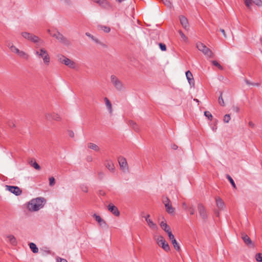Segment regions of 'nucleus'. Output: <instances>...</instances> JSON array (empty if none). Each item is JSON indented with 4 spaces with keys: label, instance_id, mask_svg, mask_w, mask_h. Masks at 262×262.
Instances as JSON below:
<instances>
[{
    "label": "nucleus",
    "instance_id": "603ef678",
    "mask_svg": "<svg viewBox=\"0 0 262 262\" xmlns=\"http://www.w3.org/2000/svg\"><path fill=\"white\" fill-rule=\"evenodd\" d=\"M179 33H180V35L181 36V37L183 39H185L187 38L185 36V35L184 34V33L181 31H179Z\"/></svg>",
    "mask_w": 262,
    "mask_h": 262
},
{
    "label": "nucleus",
    "instance_id": "ddd939ff",
    "mask_svg": "<svg viewBox=\"0 0 262 262\" xmlns=\"http://www.w3.org/2000/svg\"><path fill=\"white\" fill-rule=\"evenodd\" d=\"M179 19L182 27L185 30H187L189 28V24L187 18L184 16L181 15L179 17Z\"/></svg>",
    "mask_w": 262,
    "mask_h": 262
},
{
    "label": "nucleus",
    "instance_id": "f8f14e48",
    "mask_svg": "<svg viewBox=\"0 0 262 262\" xmlns=\"http://www.w3.org/2000/svg\"><path fill=\"white\" fill-rule=\"evenodd\" d=\"M150 215L148 214L145 217V221L148 226L152 230H156L158 228L157 225L154 223L151 220L149 219Z\"/></svg>",
    "mask_w": 262,
    "mask_h": 262
},
{
    "label": "nucleus",
    "instance_id": "4c0bfd02",
    "mask_svg": "<svg viewBox=\"0 0 262 262\" xmlns=\"http://www.w3.org/2000/svg\"><path fill=\"white\" fill-rule=\"evenodd\" d=\"M230 119L231 118L230 115L226 114L224 116L223 120L225 123H228L230 120Z\"/></svg>",
    "mask_w": 262,
    "mask_h": 262
},
{
    "label": "nucleus",
    "instance_id": "473e14b6",
    "mask_svg": "<svg viewBox=\"0 0 262 262\" xmlns=\"http://www.w3.org/2000/svg\"><path fill=\"white\" fill-rule=\"evenodd\" d=\"M212 63L213 65L217 67L220 70H223V67L216 60H213L212 61Z\"/></svg>",
    "mask_w": 262,
    "mask_h": 262
},
{
    "label": "nucleus",
    "instance_id": "0eeeda50",
    "mask_svg": "<svg viewBox=\"0 0 262 262\" xmlns=\"http://www.w3.org/2000/svg\"><path fill=\"white\" fill-rule=\"evenodd\" d=\"M111 81L114 87L118 91H122L124 89V85L122 82L115 75L111 76Z\"/></svg>",
    "mask_w": 262,
    "mask_h": 262
},
{
    "label": "nucleus",
    "instance_id": "4d7b16f0",
    "mask_svg": "<svg viewBox=\"0 0 262 262\" xmlns=\"http://www.w3.org/2000/svg\"><path fill=\"white\" fill-rule=\"evenodd\" d=\"M53 118L56 120H58L60 119V117L58 115H56L55 117H53Z\"/></svg>",
    "mask_w": 262,
    "mask_h": 262
},
{
    "label": "nucleus",
    "instance_id": "72a5a7b5",
    "mask_svg": "<svg viewBox=\"0 0 262 262\" xmlns=\"http://www.w3.org/2000/svg\"><path fill=\"white\" fill-rule=\"evenodd\" d=\"M204 115L209 120H212L213 117L209 111H205L204 112Z\"/></svg>",
    "mask_w": 262,
    "mask_h": 262
},
{
    "label": "nucleus",
    "instance_id": "2eb2a0df",
    "mask_svg": "<svg viewBox=\"0 0 262 262\" xmlns=\"http://www.w3.org/2000/svg\"><path fill=\"white\" fill-rule=\"evenodd\" d=\"M107 207L108 210L111 211L113 214H114L116 216H119V212L117 208L115 205L111 203L108 205Z\"/></svg>",
    "mask_w": 262,
    "mask_h": 262
},
{
    "label": "nucleus",
    "instance_id": "bf43d9fd",
    "mask_svg": "<svg viewBox=\"0 0 262 262\" xmlns=\"http://www.w3.org/2000/svg\"><path fill=\"white\" fill-rule=\"evenodd\" d=\"M74 133L73 132L71 131V132H69V136L70 137H74Z\"/></svg>",
    "mask_w": 262,
    "mask_h": 262
},
{
    "label": "nucleus",
    "instance_id": "0e129e2a",
    "mask_svg": "<svg viewBox=\"0 0 262 262\" xmlns=\"http://www.w3.org/2000/svg\"><path fill=\"white\" fill-rule=\"evenodd\" d=\"M194 100L196 102H199V100L196 99H194Z\"/></svg>",
    "mask_w": 262,
    "mask_h": 262
},
{
    "label": "nucleus",
    "instance_id": "a19ab883",
    "mask_svg": "<svg viewBox=\"0 0 262 262\" xmlns=\"http://www.w3.org/2000/svg\"><path fill=\"white\" fill-rule=\"evenodd\" d=\"M159 46L162 51H165L166 50V46L165 44L163 43H159Z\"/></svg>",
    "mask_w": 262,
    "mask_h": 262
},
{
    "label": "nucleus",
    "instance_id": "e2e57ef3",
    "mask_svg": "<svg viewBox=\"0 0 262 262\" xmlns=\"http://www.w3.org/2000/svg\"><path fill=\"white\" fill-rule=\"evenodd\" d=\"M178 148V146L176 145H174L172 147V148L174 149H176Z\"/></svg>",
    "mask_w": 262,
    "mask_h": 262
},
{
    "label": "nucleus",
    "instance_id": "864d4df0",
    "mask_svg": "<svg viewBox=\"0 0 262 262\" xmlns=\"http://www.w3.org/2000/svg\"><path fill=\"white\" fill-rule=\"evenodd\" d=\"M248 124H249V126L252 128H254L255 126L254 123L252 121H250L249 122Z\"/></svg>",
    "mask_w": 262,
    "mask_h": 262
},
{
    "label": "nucleus",
    "instance_id": "e433bc0d",
    "mask_svg": "<svg viewBox=\"0 0 262 262\" xmlns=\"http://www.w3.org/2000/svg\"><path fill=\"white\" fill-rule=\"evenodd\" d=\"M218 101H219V103L221 106H224L225 105V103H224V100H223V97H222V93H221L220 96L219 98Z\"/></svg>",
    "mask_w": 262,
    "mask_h": 262
},
{
    "label": "nucleus",
    "instance_id": "4be33fe9",
    "mask_svg": "<svg viewBox=\"0 0 262 262\" xmlns=\"http://www.w3.org/2000/svg\"><path fill=\"white\" fill-rule=\"evenodd\" d=\"M161 227L164 230L166 233L170 231L169 226L164 222L162 221L160 224Z\"/></svg>",
    "mask_w": 262,
    "mask_h": 262
},
{
    "label": "nucleus",
    "instance_id": "a18cd8bd",
    "mask_svg": "<svg viewBox=\"0 0 262 262\" xmlns=\"http://www.w3.org/2000/svg\"><path fill=\"white\" fill-rule=\"evenodd\" d=\"M167 234H168V236L169 237V239L171 241L172 240H173V239H174V235H173V234L172 233L171 230L168 231V232H167Z\"/></svg>",
    "mask_w": 262,
    "mask_h": 262
},
{
    "label": "nucleus",
    "instance_id": "a211bd4d",
    "mask_svg": "<svg viewBox=\"0 0 262 262\" xmlns=\"http://www.w3.org/2000/svg\"><path fill=\"white\" fill-rule=\"evenodd\" d=\"M7 238L8 239V242L13 246H15L17 245V241L16 238L13 235H7L6 236Z\"/></svg>",
    "mask_w": 262,
    "mask_h": 262
},
{
    "label": "nucleus",
    "instance_id": "1a4fd4ad",
    "mask_svg": "<svg viewBox=\"0 0 262 262\" xmlns=\"http://www.w3.org/2000/svg\"><path fill=\"white\" fill-rule=\"evenodd\" d=\"M198 209L201 217L206 219L207 217V214L205 207L201 204H199L198 206Z\"/></svg>",
    "mask_w": 262,
    "mask_h": 262
},
{
    "label": "nucleus",
    "instance_id": "6e6d98bb",
    "mask_svg": "<svg viewBox=\"0 0 262 262\" xmlns=\"http://www.w3.org/2000/svg\"><path fill=\"white\" fill-rule=\"evenodd\" d=\"M6 45L10 49H11V47L13 46V45L11 42H7Z\"/></svg>",
    "mask_w": 262,
    "mask_h": 262
},
{
    "label": "nucleus",
    "instance_id": "09e8293b",
    "mask_svg": "<svg viewBox=\"0 0 262 262\" xmlns=\"http://www.w3.org/2000/svg\"><path fill=\"white\" fill-rule=\"evenodd\" d=\"M86 35L88 36H89V37H91L93 40H95L96 42H98L97 39H95V38H94V36H92V35H91L90 33H86Z\"/></svg>",
    "mask_w": 262,
    "mask_h": 262
},
{
    "label": "nucleus",
    "instance_id": "7ed1b4c3",
    "mask_svg": "<svg viewBox=\"0 0 262 262\" xmlns=\"http://www.w3.org/2000/svg\"><path fill=\"white\" fill-rule=\"evenodd\" d=\"M35 54L39 58H41L43 63L48 66L50 62V57L47 51L43 48L36 49L34 51Z\"/></svg>",
    "mask_w": 262,
    "mask_h": 262
},
{
    "label": "nucleus",
    "instance_id": "393cba45",
    "mask_svg": "<svg viewBox=\"0 0 262 262\" xmlns=\"http://www.w3.org/2000/svg\"><path fill=\"white\" fill-rule=\"evenodd\" d=\"M88 147L95 151H98L99 150V147L95 144L92 143H89L88 144Z\"/></svg>",
    "mask_w": 262,
    "mask_h": 262
},
{
    "label": "nucleus",
    "instance_id": "58836bf2",
    "mask_svg": "<svg viewBox=\"0 0 262 262\" xmlns=\"http://www.w3.org/2000/svg\"><path fill=\"white\" fill-rule=\"evenodd\" d=\"M10 50H11V52H13L14 53H16V54H17V53L18 52V51L19 50L18 48H17L14 45L12 46L11 47V49Z\"/></svg>",
    "mask_w": 262,
    "mask_h": 262
},
{
    "label": "nucleus",
    "instance_id": "a878e982",
    "mask_svg": "<svg viewBox=\"0 0 262 262\" xmlns=\"http://www.w3.org/2000/svg\"><path fill=\"white\" fill-rule=\"evenodd\" d=\"M29 247L33 253H36L38 252V249L34 243H31L29 244Z\"/></svg>",
    "mask_w": 262,
    "mask_h": 262
},
{
    "label": "nucleus",
    "instance_id": "aec40b11",
    "mask_svg": "<svg viewBox=\"0 0 262 262\" xmlns=\"http://www.w3.org/2000/svg\"><path fill=\"white\" fill-rule=\"evenodd\" d=\"M215 200L217 207L220 209H222L224 207V203L223 200L219 197L216 198Z\"/></svg>",
    "mask_w": 262,
    "mask_h": 262
},
{
    "label": "nucleus",
    "instance_id": "7c9ffc66",
    "mask_svg": "<svg viewBox=\"0 0 262 262\" xmlns=\"http://www.w3.org/2000/svg\"><path fill=\"white\" fill-rule=\"evenodd\" d=\"M30 164L35 169L40 170V167L36 162H33V161L31 160Z\"/></svg>",
    "mask_w": 262,
    "mask_h": 262
},
{
    "label": "nucleus",
    "instance_id": "2f4dec72",
    "mask_svg": "<svg viewBox=\"0 0 262 262\" xmlns=\"http://www.w3.org/2000/svg\"><path fill=\"white\" fill-rule=\"evenodd\" d=\"M129 124H130V125H131L133 127V128L136 132L138 131L139 128H138V126L137 124L136 123H135L133 121H129Z\"/></svg>",
    "mask_w": 262,
    "mask_h": 262
},
{
    "label": "nucleus",
    "instance_id": "13d9d810",
    "mask_svg": "<svg viewBox=\"0 0 262 262\" xmlns=\"http://www.w3.org/2000/svg\"><path fill=\"white\" fill-rule=\"evenodd\" d=\"M245 82L248 85H251V84H252V83H251L250 81H249L247 79H245Z\"/></svg>",
    "mask_w": 262,
    "mask_h": 262
},
{
    "label": "nucleus",
    "instance_id": "4468645a",
    "mask_svg": "<svg viewBox=\"0 0 262 262\" xmlns=\"http://www.w3.org/2000/svg\"><path fill=\"white\" fill-rule=\"evenodd\" d=\"M118 162L121 169H124L127 168V161L123 157H119L118 158Z\"/></svg>",
    "mask_w": 262,
    "mask_h": 262
},
{
    "label": "nucleus",
    "instance_id": "412c9836",
    "mask_svg": "<svg viewBox=\"0 0 262 262\" xmlns=\"http://www.w3.org/2000/svg\"><path fill=\"white\" fill-rule=\"evenodd\" d=\"M17 54L20 58H22L26 60H28L29 58V55L27 53L23 51L19 50V51Z\"/></svg>",
    "mask_w": 262,
    "mask_h": 262
},
{
    "label": "nucleus",
    "instance_id": "3c124183",
    "mask_svg": "<svg viewBox=\"0 0 262 262\" xmlns=\"http://www.w3.org/2000/svg\"><path fill=\"white\" fill-rule=\"evenodd\" d=\"M57 262H68L67 260L66 259L63 258H57Z\"/></svg>",
    "mask_w": 262,
    "mask_h": 262
},
{
    "label": "nucleus",
    "instance_id": "37998d69",
    "mask_svg": "<svg viewBox=\"0 0 262 262\" xmlns=\"http://www.w3.org/2000/svg\"><path fill=\"white\" fill-rule=\"evenodd\" d=\"M163 203L165 206L166 205V204L168 205L169 204H170V200L167 197L164 198L163 199Z\"/></svg>",
    "mask_w": 262,
    "mask_h": 262
},
{
    "label": "nucleus",
    "instance_id": "052dcab7",
    "mask_svg": "<svg viewBox=\"0 0 262 262\" xmlns=\"http://www.w3.org/2000/svg\"><path fill=\"white\" fill-rule=\"evenodd\" d=\"M251 85L258 86L260 85V83H252V84H251Z\"/></svg>",
    "mask_w": 262,
    "mask_h": 262
},
{
    "label": "nucleus",
    "instance_id": "5701e85b",
    "mask_svg": "<svg viewBox=\"0 0 262 262\" xmlns=\"http://www.w3.org/2000/svg\"><path fill=\"white\" fill-rule=\"evenodd\" d=\"M94 217L100 226H103V224L105 225V222L101 218L100 216L94 214Z\"/></svg>",
    "mask_w": 262,
    "mask_h": 262
},
{
    "label": "nucleus",
    "instance_id": "dca6fc26",
    "mask_svg": "<svg viewBox=\"0 0 262 262\" xmlns=\"http://www.w3.org/2000/svg\"><path fill=\"white\" fill-rule=\"evenodd\" d=\"M241 237L243 240L244 241V243L246 245L248 246L252 245V243L250 238L246 234H245V233H242L241 234Z\"/></svg>",
    "mask_w": 262,
    "mask_h": 262
},
{
    "label": "nucleus",
    "instance_id": "49530a36",
    "mask_svg": "<svg viewBox=\"0 0 262 262\" xmlns=\"http://www.w3.org/2000/svg\"><path fill=\"white\" fill-rule=\"evenodd\" d=\"M246 6L247 7H250L251 5L252 0H244Z\"/></svg>",
    "mask_w": 262,
    "mask_h": 262
},
{
    "label": "nucleus",
    "instance_id": "6e6552de",
    "mask_svg": "<svg viewBox=\"0 0 262 262\" xmlns=\"http://www.w3.org/2000/svg\"><path fill=\"white\" fill-rule=\"evenodd\" d=\"M94 2L98 3L99 6L105 9L110 10L113 8V5L107 0H93Z\"/></svg>",
    "mask_w": 262,
    "mask_h": 262
},
{
    "label": "nucleus",
    "instance_id": "f3484780",
    "mask_svg": "<svg viewBox=\"0 0 262 262\" xmlns=\"http://www.w3.org/2000/svg\"><path fill=\"white\" fill-rule=\"evenodd\" d=\"M57 36H56L55 38L60 42L64 43V44H67L68 43V40L67 39L63 36L62 34L60 33L59 32L58 33H56Z\"/></svg>",
    "mask_w": 262,
    "mask_h": 262
},
{
    "label": "nucleus",
    "instance_id": "cd10ccee",
    "mask_svg": "<svg viewBox=\"0 0 262 262\" xmlns=\"http://www.w3.org/2000/svg\"><path fill=\"white\" fill-rule=\"evenodd\" d=\"M104 101L105 102V104H106L107 107L110 110V112L111 113L112 111V104H111V102L106 97H105L104 98Z\"/></svg>",
    "mask_w": 262,
    "mask_h": 262
},
{
    "label": "nucleus",
    "instance_id": "8fccbe9b",
    "mask_svg": "<svg viewBox=\"0 0 262 262\" xmlns=\"http://www.w3.org/2000/svg\"><path fill=\"white\" fill-rule=\"evenodd\" d=\"M233 110L236 113H238L239 111V108L236 106H233Z\"/></svg>",
    "mask_w": 262,
    "mask_h": 262
},
{
    "label": "nucleus",
    "instance_id": "20e7f679",
    "mask_svg": "<svg viewBox=\"0 0 262 262\" xmlns=\"http://www.w3.org/2000/svg\"><path fill=\"white\" fill-rule=\"evenodd\" d=\"M57 57L58 61L60 63L64 64L71 69H75L76 68V63L65 56L61 54H59L57 56Z\"/></svg>",
    "mask_w": 262,
    "mask_h": 262
},
{
    "label": "nucleus",
    "instance_id": "de8ad7c7",
    "mask_svg": "<svg viewBox=\"0 0 262 262\" xmlns=\"http://www.w3.org/2000/svg\"><path fill=\"white\" fill-rule=\"evenodd\" d=\"M254 3L256 5L260 6L262 5V2L261 0H255Z\"/></svg>",
    "mask_w": 262,
    "mask_h": 262
},
{
    "label": "nucleus",
    "instance_id": "c85d7f7f",
    "mask_svg": "<svg viewBox=\"0 0 262 262\" xmlns=\"http://www.w3.org/2000/svg\"><path fill=\"white\" fill-rule=\"evenodd\" d=\"M171 243H172L174 249L176 250L179 251L180 250V248L179 246L178 243H177V241L176 240V239L174 238L173 240H172Z\"/></svg>",
    "mask_w": 262,
    "mask_h": 262
},
{
    "label": "nucleus",
    "instance_id": "c03bdc74",
    "mask_svg": "<svg viewBox=\"0 0 262 262\" xmlns=\"http://www.w3.org/2000/svg\"><path fill=\"white\" fill-rule=\"evenodd\" d=\"M188 211H189L191 215H193L195 212L194 208L193 206H190L188 208Z\"/></svg>",
    "mask_w": 262,
    "mask_h": 262
},
{
    "label": "nucleus",
    "instance_id": "f257e3e1",
    "mask_svg": "<svg viewBox=\"0 0 262 262\" xmlns=\"http://www.w3.org/2000/svg\"><path fill=\"white\" fill-rule=\"evenodd\" d=\"M45 200L42 198H37L31 200L28 204V208L31 211H36L42 208Z\"/></svg>",
    "mask_w": 262,
    "mask_h": 262
},
{
    "label": "nucleus",
    "instance_id": "680f3d73",
    "mask_svg": "<svg viewBox=\"0 0 262 262\" xmlns=\"http://www.w3.org/2000/svg\"><path fill=\"white\" fill-rule=\"evenodd\" d=\"M182 205H183V207H184V208L185 209H186L187 207L186 203L184 202Z\"/></svg>",
    "mask_w": 262,
    "mask_h": 262
},
{
    "label": "nucleus",
    "instance_id": "6ab92c4d",
    "mask_svg": "<svg viewBox=\"0 0 262 262\" xmlns=\"http://www.w3.org/2000/svg\"><path fill=\"white\" fill-rule=\"evenodd\" d=\"M186 76L187 77V79L188 80V81L190 84H194V79L193 78V75L192 73L189 71H188L186 72Z\"/></svg>",
    "mask_w": 262,
    "mask_h": 262
},
{
    "label": "nucleus",
    "instance_id": "b1692460",
    "mask_svg": "<svg viewBox=\"0 0 262 262\" xmlns=\"http://www.w3.org/2000/svg\"><path fill=\"white\" fill-rule=\"evenodd\" d=\"M166 211L169 213L172 214L174 213V209L173 208L170 204L168 205H166L165 206Z\"/></svg>",
    "mask_w": 262,
    "mask_h": 262
},
{
    "label": "nucleus",
    "instance_id": "5fc2aeb1",
    "mask_svg": "<svg viewBox=\"0 0 262 262\" xmlns=\"http://www.w3.org/2000/svg\"><path fill=\"white\" fill-rule=\"evenodd\" d=\"M220 30L223 33L224 36L225 37H226V35L225 30L223 29H220Z\"/></svg>",
    "mask_w": 262,
    "mask_h": 262
},
{
    "label": "nucleus",
    "instance_id": "c9c22d12",
    "mask_svg": "<svg viewBox=\"0 0 262 262\" xmlns=\"http://www.w3.org/2000/svg\"><path fill=\"white\" fill-rule=\"evenodd\" d=\"M255 259L258 262H262V254L260 253L256 254Z\"/></svg>",
    "mask_w": 262,
    "mask_h": 262
},
{
    "label": "nucleus",
    "instance_id": "39448f33",
    "mask_svg": "<svg viewBox=\"0 0 262 262\" xmlns=\"http://www.w3.org/2000/svg\"><path fill=\"white\" fill-rule=\"evenodd\" d=\"M155 239L157 242V244L159 246L162 248L165 251H168L170 248L168 243L166 242L164 238L161 235H155Z\"/></svg>",
    "mask_w": 262,
    "mask_h": 262
},
{
    "label": "nucleus",
    "instance_id": "f03ea898",
    "mask_svg": "<svg viewBox=\"0 0 262 262\" xmlns=\"http://www.w3.org/2000/svg\"><path fill=\"white\" fill-rule=\"evenodd\" d=\"M21 35L25 39L35 43V49L39 48L40 46L43 43V41L42 40L33 34L27 32H24L21 33Z\"/></svg>",
    "mask_w": 262,
    "mask_h": 262
},
{
    "label": "nucleus",
    "instance_id": "f704fd0d",
    "mask_svg": "<svg viewBox=\"0 0 262 262\" xmlns=\"http://www.w3.org/2000/svg\"><path fill=\"white\" fill-rule=\"evenodd\" d=\"M227 178L228 180L229 181V182H230V183L231 184V185H232V186L233 187V188H236V187L235 184L233 180L232 179V178L229 175H227Z\"/></svg>",
    "mask_w": 262,
    "mask_h": 262
},
{
    "label": "nucleus",
    "instance_id": "bb28decb",
    "mask_svg": "<svg viewBox=\"0 0 262 262\" xmlns=\"http://www.w3.org/2000/svg\"><path fill=\"white\" fill-rule=\"evenodd\" d=\"M48 33L50 34V36L54 37L55 38L56 36H57L56 33H58V32L54 29H49L47 30Z\"/></svg>",
    "mask_w": 262,
    "mask_h": 262
},
{
    "label": "nucleus",
    "instance_id": "9d476101",
    "mask_svg": "<svg viewBox=\"0 0 262 262\" xmlns=\"http://www.w3.org/2000/svg\"><path fill=\"white\" fill-rule=\"evenodd\" d=\"M7 187L9 191L16 195H19L22 193L21 190L17 186H7Z\"/></svg>",
    "mask_w": 262,
    "mask_h": 262
},
{
    "label": "nucleus",
    "instance_id": "9b49d317",
    "mask_svg": "<svg viewBox=\"0 0 262 262\" xmlns=\"http://www.w3.org/2000/svg\"><path fill=\"white\" fill-rule=\"evenodd\" d=\"M105 167L112 172H114L115 167L113 161L111 160H106L104 162Z\"/></svg>",
    "mask_w": 262,
    "mask_h": 262
},
{
    "label": "nucleus",
    "instance_id": "79ce46f5",
    "mask_svg": "<svg viewBox=\"0 0 262 262\" xmlns=\"http://www.w3.org/2000/svg\"><path fill=\"white\" fill-rule=\"evenodd\" d=\"M80 188L84 192H87L88 191V188L86 185H82L80 186Z\"/></svg>",
    "mask_w": 262,
    "mask_h": 262
},
{
    "label": "nucleus",
    "instance_id": "ea45409f",
    "mask_svg": "<svg viewBox=\"0 0 262 262\" xmlns=\"http://www.w3.org/2000/svg\"><path fill=\"white\" fill-rule=\"evenodd\" d=\"M55 181L54 177H50L49 178V185L52 186L55 185Z\"/></svg>",
    "mask_w": 262,
    "mask_h": 262
},
{
    "label": "nucleus",
    "instance_id": "69168bd1",
    "mask_svg": "<svg viewBox=\"0 0 262 262\" xmlns=\"http://www.w3.org/2000/svg\"><path fill=\"white\" fill-rule=\"evenodd\" d=\"M99 176H102V175H103V173H99Z\"/></svg>",
    "mask_w": 262,
    "mask_h": 262
},
{
    "label": "nucleus",
    "instance_id": "423d86ee",
    "mask_svg": "<svg viewBox=\"0 0 262 262\" xmlns=\"http://www.w3.org/2000/svg\"><path fill=\"white\" fill-rule=\"evenodd\" d=\"M196 48L202 52L207 57L210 58H212L213 57V53L212 51L210 50L203 43L201 42H197Z\"/></svg>",
    "mask_w": 262,
    "mask_h": 262
},
{
    "label": "nucleus",
    "instance_id": "c756f323",
    "mask_svg": "<svg viewBox=\"0 0 262 262\" xmlns=\"http://www.w3.org/2000/svg\"><path fill=\"white\" fill-rule=\"evenodd\" d=\"M99 27L101 30H103L104 32L106 33H108L111 31V28L107 26H100Z\"/></svg>",
    "mask_w": 262,
    "mask_h": 262
}]
</instances>
